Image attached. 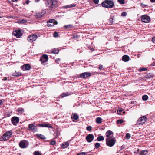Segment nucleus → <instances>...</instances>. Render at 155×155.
<instances>
[{
    "label": "nucleus",
    "mask_w": 155,
    "mask_h": 155,
    "mask_svg": "<svg viewBox=\"0 0 155 155\" xmlns=\"http://www.w3.org/2000/svg\"><path fill=\"white\" fill-rule=\"evenodd\" d=\"M101 5L103 7L107 8H112L115 7L114 2L110 0H105L101 3Z\"/></svg>",
    "instance_id": "obj_1"
},
{
    "label": "nucleus",
    "mask_w": 155,
    "mask_h": 155,
    "mask_svg": "<svg viewBox=\"0 0 155 155\" xmlns=\"http://www.w3.org/2000/svg\"><path fill=\"white\" fill-rule=\"evenodd\" d=\"M106 144L108 146L112 147L115 143L116 140L115 138H110L109 137L106 139Z\"/></svg>",
    "instance_id": "obj_2"
},
{
    "label": "nucleus",
    "mask_w": 155,
    "mask_h": 155,
    "mask_svg": "<svg viewBox=\"0 0 155 155\" xmlns=\"http://www.w3.org/2000/svg\"><path fill=\"white\" fill-rule=\"evenodd\" d=\"M29 143L28 141L26 140H22L20 141L19 146L20 147L24 148L27 147Z\"/></svg>",
    "instance_id": "obj_3"
},
{
    "label": "nucleus",
    "mask_w": 155,
    "mask_h": 155,
    "mask_svg": "<svg viewBox=\"0 0 155 155\" xmlns=\"http://www.w3.org/2000/svg\"><path fill=\"white\" fill-rule=\"evenodd\" d=\"M12 135V132L8 131L5 132L3 135L2 138L4 141H6L10 138Z\"/></svg>",
    "instance_id": "obj_4"
},
{
    "label": "nucleus",
    "mask_w": 155,
    "mask_h": 155,
    "mask_svg": "<svg viewBox=\"0 0 155 155\" xmlns=\"http://www.w3.org/2000/svg\"><path fill=\"white\" fill-rule=\"evenodd\" d=\"M147 120L145 116H143L139 118L137 122V125L143 124Z\"/></svg>",
    "instance_id": "obj_5"
},
{
    "label": "nucleus",
    "mask_w": 155,
    "mask_h": 155,
    "mask_svg": "<svg viewBox=\"0 0 155 155\" xmlns=\"http://www.w3.org/2000/svg\"><path fill=\"white\" fill-rule=\"evenodd\" d=\"M150 17L146 15H143L141 18V21L145 23H148L150 21Z\"/></svg>",
    "instance_id": "obj_6"
},
{
    "label": "nucleus",
    "mask_w": 155,
    "mask_h": 155,
    "mask_svg": "<svg viewBox=\"0 0 155 155\" xmlns=\"http://www.w3.org/2000/svg\"><path fill=\"white\" fill-rule=\"evenodd\" d=\"M37 38V36L35 35H31L29 36L28 38V40L31 42H32L35 41Z\"/></svg>",
    "instance_id": "obj_7"
},
{
    "label": "nucleus",
    "mask_w": 155,
    "mask_h": 155,
    "mask_svg": "<svg viewBox=\"0 0 155 155\" xmlns=\"http://www.w3.org/2000/svg\"><path fill=\"white\" fill-rule=\"evenodd\" d=\"M91 73L89 72H86L82 73L80 74V77L81 78L85 79L91 76Z\"/></svg>",
    "instance_id": "obj_8"
},
{
    "label": "nucleus",
    "mask_w": 155,
    "mask_h": 155,
    "mask_svg": "<svg viewBox=\"0 0 155 155\" xmlns=\"http://www.w3.org/2000/svg\"><path fill=\"white\" fill-rule=\"evenodd\" d=\"M48 60V55L46 54H43L40 58V61L41 63H44L46 62Z\"/></svg>",
    "instance_id": "obj_9"
},
{
    "label": "nucleus",
    "mask_w": 155,
    "mask_h": 155,
    "mask_svg": "<svg viewBox=\"0 0 155 155\" xmlns=\"http://www.w3.org/2000/svg\"><path fill=\"white\" fill-rule=\"evenodd\" d=\"M14 35L17 38H20L22 35V34L20 30H15L13 32Z\"/></svg>",
    "instance_id": "obj_10"
},
{
    "label": "nucleus",
    "mask_w": 155,
    "mask_h": 155,
    "mask_svg": "<svg viewBox=\"0 0 155 155\" xmlns=\"http://www.w3.org/2000/svg\"><path fill=\"white\" fill-rule=\"evenodd\" d=\"M11 120L14 125H16L19 122V119L18 117H14L12 118Z\"/></svg>",
    "instance_id": "obj_11"
},
{
    "label": "nucleus",
    "mask_w": 155,
    "mask_h": 155,
    "mask_svg": "<svg viewBox=\"0 0 155 155\" xmlns=\"http://www.w3.org/2000/svg\"><path fill=\"white\" fill-rule=\"evenodd\" d=\"M94 136L93 134H89L86 137L87 141L88 142H91L93 140Z\"/></svg>",
    "instance_id": "obj_12"
},
{
    "label": "nucleus",
    "mask_w": 155,
    "mask_h": 155,
    "mask_svg": "<svg viewBox=\"0 0 155 155\" xmlns=\"http://www.w3.org/2000/svg\"><path fill=\"white\" fill-rule=\"evenodd\" d=\"M21 68L23 71L28 70L30 69L31 66L29 64H27L21 66Z\"/></svg>",
    "instance_id": "obj_13"
},
{
    "label": "nucleus",
    "mask_w": 155,
    "mask_h": 155,
    "mask_svg": "<svg viewBox=\"0 0 155 155\" xmlns=\"http://www.w3.org/2000/svg\"><path fill=\"white\" fill-rule=\"evenodd\" d=\"M28 130H32L36 131L37 130V127L34 126L33 124H31L28 125Z\"/></svg>",
    "instance_id": "obj_14"
},
{
    "label": "nucleus",
    "mask_w": 155,
    "mask_h": 155,
    "mask_svg": "<svg viewBox=\"0 0 155 155\" xmlns=\"http://www.w3.org/2000/svg\"><path fill=\"white\" fill-rule=\"evenodd\" d=\"M130 58L127 55H124L122 57V60L125 62H127L129 60Z\"/></svg>",
    "instance_id": "obj_15"
},
{
    "label": "nucleus",
    "mask_w": 155,
    "mask_h": 155,
    "mask_svg": "<svg viewBox=\"0 0 155 155\" xmlns=\"http://www.w3.org/2000/svg\"><path fill=\"white\" fill-rule=\"evenodd\" d=\"M69 145V143L68 142L63 143L61 145V148L63 149L65 148Z\"/></svg>",
    "instance_id": "obj_16"
},
{
    "label": "nucleus",
    "mask_w": 155,
    "mask_h": 155,
    "mask_svg": "<svg viewBox=\"0 0 155 155\" xmlns=\"http://www.w3.org/2000/svg\"><path fill=\"white\" fill-rule=\"evenodd\" d=\"M47 23L48 24L51 23L53 24V25H55L57 24L58 22L55 20L53 19H51L48 20L47 21Z\"/></svg>",
    "instance_id": "obj_17"
},
{
    "label": "nucleus",
    "mask_w": 155,
    "mask_h": 155,
    "mask_svg": "<svg viewBox=\"0 0 155 155\" xmlns=\"http://www.w3.org/2000/svg\"><path fill=\"white\" fill-rule=\"evenodd\" d=\"M38 126H41V127H48L49 128L51 127V126L50 124H46L45 123H43L42 124H40L38 125Z\"/></svg>",
    "instance_id": "obj_18"
},
{
    "label": "nucleus",
    "mask_w": 155,
    "mask_h": 155,
    "mask_svg": "<svg viewBox=\"0 0 155 155\" xmlns=\"http://www.w3.org/2000/svg\"><path fill=\"white\" fill-rule=\"evenodd\" d=\"M105 134L106 136L108 137L110 135L113 134V132L110 130H108L106 132Z\"/></svg>",
    "instance_id": "obj_19"
},
{
    "label": "nucleus",
    "mask_w": 155,
    "mask_h": 155,
    "mask_svg": "<svg viewBox=\"0 0 155 155\" xmlns=\"http://www.w3.org/2000/svg\"><path fill=\"white\" fill-rule=\"evenodd\" d=\"M70 95V94H69L68 92L63 93L60 96V97L61 98H63L64 97H65L67 96H68Z\"/></svg>",
    "instance_id": "obj_20"
},
{
    "label": "nucleus",
    "mask_w": 155,
    "mask_h": 155,
    "mask_svg": "<svg viewBox=\"0 0 155 155\" xmlns=\"http://www.w3.org/2000/svg\"><path fill=\"white\" fill-rule=\"evenodd\" d=\"M35 16L38 18H40L43 16V14L41 13H37L35 15Z\"/></svg>",
    "instance_id": "obj_21"
},
{
    "label": "nucleus",
    "mask_w": 155,
    "mask_h": 155,
    "mask_svg": "<svg viewBox=\"0 0 155 155\" xmlns=\"http://www.w3.org/2000/svg\"><path fill=\"white\" fill-rule=\"evenodd\" d=\"M102 119L101 117H98L96 119V122L97 124H100L101 123Z\"/></svg>",
    "instance_id": "obj_22"
},
{
    "label": "nucleus",
    "mask_w": 155,
    "mask_h": 155,
    "mask_svg": "<svg viewBox=\"0 0 155 155\" xmlns=\"http://www.w3.org/2000/svg\"><path fill=\"white\" fill-rule=\"evenodd\" d=\"M147 150H143L141 151L139 154V155H146L147 153Z\"/></svg>",
    "instance_id": "obj_23"
},
{
    "label": "nucleus",
    "mask_w": 155,
    "mask_h": 155,
    "mask_svg": "<svg viewBox=\"0 0 155 155\" xmlns=\"http://www.w3.org/2000/svg\"><path fill=\"white\" fill-rule=\"evenodd\" d=\"M76 6V4H71L70 5H67L65 6V7H64V8H72V7H74Z\"/></svg>",
    "instance_id": "obj_24"
},
{
    "label": "nucleus",
    "mask_w": 155,
    "mask_h": 155,
    "mask_svg": "<svg viewBox=\"0 0 155 155\" xmlns=\"http://www.w3.org/2000/svg\"><path fill=\"white\" fill-rule=\"evenodd\" d=\"M64 27L66 29H67L68 30H69L71 28H72L73 27L72 25H66L64 26Z\"/></svg>",
    "instance_id": "obj_25"
},
{
    "label": "nucleus",
    "mask_w": 155,
    "mask_h": 155,
    "mask_svg": "<svg viewBox=\"0 0 155 155\" xmlns=\"http://www.w3.org/2000/svg\"><path fill=\"white\" fill-rule=\"evenodd\" d=\"M52 53L55 54H58V49L57 48L53 49Z\"/></svg>",
    "instance_id": "obj_26"
},
{
    "label": "nucleus",
    "mask_w": 155,
    "mask_h": 155,
    "mask_svg": "<svg viewBox=\"0 0 155 155\" xmlns=\"http://www.w3.org/2000/svg\"><path fill=\"white\" fill-rule=\"evenodd\" d=\"M153 77V75L151 73H149L146 76L147 78H150Z\"/></svg>",
    "instance_id": "obj_27"
},
{
    "label": "nucleus",
    "mask_w": 155,
    "mask_h": 155,
    "mask_svg": "<svg viewBox=\"0 0 155 155\" xmlns=\"http://www.w3.org/2000/svg\"><path fill=\"white\" fill-rule=\"evenodd\" d=\"M104 140V137L102 136H101L98 137L97 138V140L99 141H103Z\"/></svg>",
    "instance_id": "obj_28"
},
{
    "label": "nucleus",
    "mask_w": 155,
    "mask_h": 155,
    "mask_svg": "<svg viewBox=\"0 0 155 155\" xmlns=\"http://www.w3.org/2000/svg\"><path fill=\"white\" fill-rule=\"evenodd\" d=\"M21 74V73L20 72H15V73H14L12 75L13 76H20Z\"/></svg>",
    "instance_id": "obj_29"
},
{
    "label": "nucleus",
    "mask_w": 155,
    "mask_h": 155,
    "mask_svg": "<svg viewBox=\"0 0 155 155\" xmlns=\"http://www.w3.org/2000/svg\"><path fill=\"white\" fill-rule=\"evenodd\" d=\"M114 20V16H111V17L109 19V23L111 24H112L113 23V21Z\"/></svg>",
    "instance_id": "obj_30"
},
{
    "label": "nucleus",
    "mask_w": 155,
    "mask_h": 155,
    "mask_svg": "<svg viewBox=\"0 0 155 155\" xmlns=\"http://www.w3.org/2000/svg\"><path fill=\"white\" fill-rule=\"evenodd\" d=\"M17 111L20 114H22L24 111V109L22 108H19Z\"/></svg>",
    "instance_id": "obj_31"
},
{
    "label": "nucleus",
    "mask_w": 155,
    "mask_h": 155,
    "mask_svg": "<svg viewBox=\"0 0 155 155\" xmlns=\"http://www.w3.org/2000/svg\"><path fill=\"white\" fill-rule=\"evenodd\" d=\"M148 98V96L146 95H143L142 97V99L144 101L147 100Z\"/></svg>",
    "instance_id": "obj_32"
},
{
    "label": "nucleus",
    "mask_w": 155,
    "mask_h": 155,
    "mask_svg": "<svg viewBox=\"0 0 155 155\" xmlns=\"http://www.w3.org/2000/svg\"><path fill=\"white\" fill-rule=\"evenodd\" d=\"M78 116L76 114H74L72 118L75 120H77L78 118Z\"/></svg>",
    "instance_id": "obj_33"
},
{
    "label": "nucleus",
    "mask_w": 155,
    "mask_h": 155,
    "mask_svg": "<svg viewBox=\"0 0 155 155\" xmlns=\"http://www.w3.org/2000/svg\"><path fill=\"white\" fill-rule=\"evenodd\" d=\"M37 136L38 137L40 138L41 139H45V137L44 136H43L41 134H37Z\"/></svg>",
    "instance_id": "obj_34"
},
{
    "label": "nucleus",
    "mask_w": 155,
    "mask_h": 155,
    "mask_svg": "<svg viewBox=\"0 0 155 155\" xmlns=\"http://www.w3.org/2000/svg\"><path fill=\"white\" fill-rule=\"evenodd\" d=\"M100 146V144L99 143H97L95 144V148L97 149Z\"/></svg>",
    "instance_id": "obj_35"
},
{
    "label": "nucleus",
    "mask_w": 155,
    "mask_h": 155,
    "mask_svg": "<svg viewBox=\"0 0 155 155\" xmlns=\"http://www.w3.org/2000/svg\"><path fill=\"white\" fill-rule=\"evenodd\" d=\"M117 124H120L123 122V120L122 119L118 120L117 121Z\"/></svg>",
    "instance_id": "obj_36"
},
{
    "label": "nucleus",
    "mask_w": 155,
    "mask_h": 155,
    "mask_svg": "<svg viewBox=\"0 0 155 155\" xmlns=\"http://www.w3.org/2000/svg\"><path fill=\"white\" fill-rule=\"evenodd\" d=\"M147 70V68H140L139 71H145Z\"/></svg>",
    "instance_id": "obj_37"
},
{
    "label": "nucleus",
    "mask_w": 155,
    "mask_h": 155,
    "mask_svg": "<svg viewBox=\"0 0 155 155\" xmlns=\"http://www.w3.org/2000/svg\"><path fill=\"white\" fill-rule=\"evenodd\" d=\"M126 137L127 139H129L130 137V135L129 133H127L126 135Z\"/></svg>",
    "instance_id": "obj_38"
},
{
    "label": "nucleus",
    "mask_w": 155,
    "mask_h": 155,
    "mask_svg": "<svg viewBox=\"0 0 155 155\" xmlns=\"http://www.w3.org/2000/svg\"><path fill=\"white\" fill-rule=\"evenodd\" d=\"M118 2L121 4H123L125 3V2L124 0H118Z\"/></svg>",
    "instance_id": "obj_39"
},
{
    "label": "nucleus",
    "mask_w": 155,
    "mask_h": 155,
    "mask_svg": "<svg viewBox=\"0 0 155 155\" xmlns=\"http://www.w3.org/2000/svg\"><path fill=\"white\" fill-rule=\"evenodd\" d=\"M92 127L91 126H87L86 127V130H87L90 131L91 130Z\"/></svg>",
    "instance_id": "obj_40"
},
{
    "label": "nucleus",
    "mask_w": 155,
    "mask_h": 155,
    "mask_svg": "<svg viewBox=\"0 0 155 155\" xmlns=\"http://www.w3.org/2000/svg\"><path fill=\"white\" fill-rule=\"evenodd\" d=\"M123 111V109H119L117 111V113L118 114H120L121 112Z\"/></svg>",
    "instance_id": "obj_41"
},
{
    "label": "nucleus",
    "mask_w": 155,
    "mask_h": 155,
    "mask_svg": "<svg viewBox=\"0 0 155 155\" xmlns=\"http://www.w3.org/2000/svg\"><path fill=\"white\" fill-rule=\"evenodd\" d=\"M53 36L54 37H57L58 36V33L57 32H54L53 34Z\"/></svg>",
    "instance_id": "obj_42"
},
{
    "label": "nucleus",
    "mask_w": 155,
    "mask_h": 155,
    "mask_svg": "<svg viewBox=\"0 0 155 155\" xmlns=\"http://www.w3.org/2000/svg\"><path fill=\"white\" fill-rule=\"evenodd\" d=\"M34 153V155H41V153H40L38 151H35Z\"/></svg>",
    "instance_id": "obj_43"
},
{
    "label": "nucleus",
    "mask_w": 155,
    "mask_h": 155,
    "mask_svg": "<svg viewBox=\"0 0 155 155\" xmlns=\"http://www.w3.org/2000/svg\"><path fill=\"white\" fill-rule=\"evenodd\" d=\"M94 2L95 4H98L99 2V0H94Z\"/></svg>",
    "instance_id": "obj_44"
},
{
    "label": "nucleus",
    "mask_w": 155,
    "mask_h": 155,
    "mask_svg": "<svg viewBox=\"0 0 155 155\" xmlns=\"http://www.w3.org/2000/svg\"><path fill=\"white\" fill-rule=\"evenodd\" d=\"M103 65H99V69L100 70H102L104 69H103Z\"/></svg>",
    "instance_id": "obj_45"
},
{
    "label": "nucleus",
    "mask_w": 155,
    "mask_h": 155,
    "mask_svg": "<svg viewBox=\"0 0 155 155\" xmlns=\"http://www.w3.org/2000/svg\"><path fill=\"white\" fill-rule=\"evenodd\" d=\"M25 22V21L24 19H22L21 21H18V23H24Z\"/></svg>",
    "instance_id": "obj_46"
},
{
    "label": "nucleus",
    "mask_w": 155,
    "mask_h": 155,
    "mask_svg": "<svg viewBox=\"0 0 155 155\" xmlns=\"http://www.w3.org/2000/svg\"><path fill=\"white\" fill-rule=\"evenodd\" d=\"M85 153L84 152H82L79 153H78L77 155H85Z\"/></svg>",
    "instance_id": "obj_47"
},
{
    "label": "nucleus",
    "mask_w": 155,
    "mask_h": 155,
    "mask_svg": "<svg viewBox=\"0 0 155 155\" xmlns=\"http://www.w3.org/2000/svg\"><path fill=\"white\" fill-rule=\"evenodd\" d=\"M55 141H52L51 142V144L52 145H53L54 144H55Z\"/></svg>",
    "instance_id": "obj_48"
},
{
    "label": "nucleus",
    "mask_w": 155,
    "mask_h": 155,
    "mask_svg": "<svg viewBox=\"0 0 155 155\" xmlns=\"http://www.w3.org/2000/svg\"><path fill=\"white\" fill-rule=\"evenodd\" d=\"M126 13L125 12H122L121 13V15L122 16H125Z\"/></svg>",
    "instance_id": "obj_49"
},
{
    "label": "nucleus",
    "mask_w": 155,
    "mask_h": 155,
    "mask_svg": "<svg viewBox=\"0 0 155 155\" xmlns=\"http://www.w3.org/2000/svg\"><path fill=\"white\" fill-rule=\"evenodd\" d=\"M54 25H53V24H47V26L48 27H52V26H53Z\"/></svg>",
    "instance_id": "obj_50"
},
{
    "label": "nucleus",
    "mask_w": 155,
    "mask_h": 155,
    "mask_svg": "<svg viewBox=\"0 0 155 155\" xmlns=\"http://www.w3.org/2000/svg\"><path fill=\"white\" fill-rule=\"evenodd\" d=\"M29 2L30 1L29 0H27V1L25 2L27 4H28Z\"/></svg>",
    "instance_id": "obj_51"
},
{
    "label": "nucleus",
    "mask_w": 155,
    "mask_h": 155,
    "mask_svg": "<svg viewBox=\"0 0 155 155\" xmlns=\"http://www.w3.org/2000/svg\"><path fill=\"white\" fill-rule=\"evenodd\" d=\"M152 41L153 42H154L155 41V37L152 38Z\"/></svg>",
    "instance_id": "obj_52"
},
{
    "label": "nucleus",
    "mask_w": 155,
    "mask_h": 155,
    "mask_svg": "<svg viewBox=\"0 0 155 155\" xmlns=\"http://www.w3.org/2000/svg\"><path fill=\"white\" fill-rule=\"evenodd\" d=\"M90 50L91 51H94V48H91Z\"/></svg>",
    "instance_id": "obj_53"
},
{
    "label": "nucleus",
    "mask_w": 155,
    "mask_h": 155,
    "mask_svg": "<svg viewBox=\"0 0 155 155\" xmlns=\"http://www.w3.org/2000/svg\"><path fill=\"white\" fill-rule=\"evenodd\" d=\"M7 80V78L6 77L4 79H3V80L6 81Z\"/></svg>",
    "instance_id": "obj_54"
},
{
    "label": "nucleus",
    "mask_w": 155,
    "mask_h": 155,
    "mask_svg": "<svg viewBox=\"0 0 155 155\" xmlns=\"http://www.w3.org/2000/svg\"><path fill=\"white\" fill-rule=\"evenodd\" d=\"M55 2H52V5H55Z\"/></svg>",
    "instance_id": "obj_55"
},
{
    "label": "nucleus",
    "mask_w": 155,
    "mask_h": 155,
    "mask_svg": "<svg viewBox=\"0 0 155 155\" xmlns=\"http://www.w3.org/2000/svg\"><path fill=\"white\" fill-rule=\"evenodd\" d=\"M150 1L152 2H155V0H150Z\"/></svg>",
    "instance_id": "obj_56"
},
{
    "label": "nucleus",
    "mask_w": 155,
    "mask_h": 155,
    "mask_svg": "<svg viewBox=\"0 0 155 155\" xmlns=\"http://www.w3.org/2000/svg\"><path fill=\"white\" fill-rule=\"evenodd\" d=\"M15 1H18V0H12V2H15Z\"/></svg>",
    "instance_id": "obj_57"
},
{
    "label": "nucleus",
    "mask_w": 155,
    "mask_h": 155,
    "mask_svg": "<svg viewBox=\"0 0 155 155\" xmlns=\"http://www.w3.org/2000/svg\"><path fill=\"white\" fill-rule=\"evenodd\" d=\"M2 103V100H0V105Z\"/></svg>",
    "instance_id": "obj_58"
},
{
    "label": "nucleus",
    "mask_w": 155,
    "mask_h": 155,
    "mask_svg": "<svg viewBox=\"0 0 155 155\" xmlns=\"http://www.w3.org/2000/svg\"><path fill=\"white\" fill-rule=\"evenodd\" d=\"M36 2H38L39 1V0H35Z\"/></svg>",
    "instance_id": "obj_59"
},
{
    "label": "nucleus",
    "mask_w": 155,
    "mask_h": 155,
    "mask_svg": "<svg viewBox=\"0 0 155 155\" xmlns=\"http://www.w3.org/2000/svg\"><path fill=\"white\" fill-rule=\"evenodd\" d=\"M57 61V59L55 60V61Z\"/></svg>",
    "instance_id": "obj_60"
},
{
    "label": "nucleus",
    "mask_w": 155,
    "mask_h": 155,
    "mask_svg": "<svg viewBox=\"0 0 155 155\" xmlns=\"http://www.w3.org/2000/svg\"><path fill=\"white\" fill-rule=\"evenodd\" d=\"M2 18V17H0V18Z\"/></svg>",
    "instance_id": "obj_61"
},
{
    "label": "nucleus",
    "mask_w": 155,
    "mask_h": 155,
    "mask_svg": "<svg viewBox=\"0 0 155 155\" xmlns=\"http://www.w3.org/2000/svg\"><path fill=\"white\" fill-rule=\"evenodd\" d=\"M125 155H127V154H125Z\"/></svg>",
    "instance_id": "obj_62"
},
{
    "label": "nucleus",
    "mask_w": 155,
    "mask_h": 155,
    "mask_svg": "<svg viewBox=\"0 0 155 155\" xmlns=\"http://www.w3.org/2000/svg\"><path fill=\"white\" fill-rule=\"evenodd\" d=\"M154 65H155V64Z\"/></svg>",
    "instance_id": "obj_63"
}]
</instances>
